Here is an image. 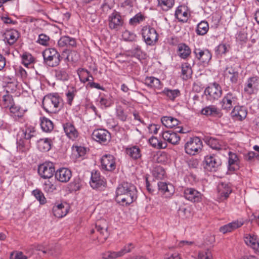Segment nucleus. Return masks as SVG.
<instances>
[{"label":"nucleus","mask_w":259,"mask_h":259,"mask_svg":"<svg viewBox=\"0 0 259 259\" xmlns=\"http://www.w3.org/2000/svg\"><path fill=\"white\" fill-rule=\"evenodd\" d=\"M119 257L117 252L107 251L102 254V257L104 259H114Z\"/></svg>","instance_id":"nucleus-60"},{"label":"nucleus","mask_w":259,"mask_h":259,"mask_svg":"<svg viewBox=\"0 0 259 259\" xmlns=\"http://www.w3.org/2000/svg\"><path fill=\"white\" fill-rule=\"evenodd\" d=\"M122 37L123 39L126 41H134L136 38V35L134 33H132L128 30H125L123 32Z\"/></svg>","instance_id":"nucleus-57"},{"label":"nucleus","mask_w":259,"mask_h":259,"mask_svg":"<svg viewBox=\"0 0 259 259\" xmlns=\"http://www.w3.org/2000/svg\"><path fill=\"white\" fill-rule=\"evenodd\" d=\"M34 61V57L29 53H24L22 56V63L25 66H28L29 64L33 63Z\"/></svg>","instance_id":"nucleus-52"},{"label":"nucleus","mask_w":259,"mask_h":259,"mask_svg":"<svg viewBox=\"0 0 259 259\" xmlns=\"http://www.w3.org/2000/svg\"><path fill=\"white\" fill-rule=\"evenodd\" d=\"M184 198L192 202L198 203L202 201L203 195L193 188H185L183 191Z\"/></svg>","instance_id":"nucleus-10"},{"label":"nucleus","mask_w":259,"mask_h":259,"mask_svg":"<svg viewBox=\"0 0 259 259\" xmlns=\"http://www.w3.org/2000/svg\"><path fill=\"white\" fill-rule=\"evenodd\" d=\"M55 77L58 80L65 81L68 79V75L64 69L59 68L55 71Z\"/></svg>","instance_id":"nucleus-48"},{"label":"nucleus","mask_w":259,"mask_h":259,"mask_svg":"<svg viewBox=\"0 0 259 259\" xmlns=\"http://www.w3.org/2000/svg\"><path fill=\"white\" fill-rule=\"evenodd\" d=\"M205 168L211 171H215L221 165V159L214 155H207L204 158Z\"/></svg>","instance_id":"nucleus-12"},{"label":"nucleus","mask_w":259,"mask_h":259,"mask_svg":"<svg viewBox=\"0 0 259 259\" xmlns=\"http://www.w3.org/2000/svg\"><path fill=\"white\" fill-rule=\"evenodd\" d=\"M80 80L83 83L87 81H91L93 77L90 74L89 71L84 69H78L77 71Z\"/></svg>","instance_id":"nucleus-38"},{"label":"nucleus","mask_w":259,"mask_h":259,"mask_svg":"<svg viewBox=\"0 0 259 259\" xmlns=\"http://www.w3.org/2000/svg\"><path fill=\"white\" fill-rule=\"evenodd\" d=\"M245 244L257 254H259V238L253 234H246L244 237Z\"/></svg>","instance_id":"nucleus-15"},{"label":"nucleus","mask_w":259,"mask_h":259,"mask_svg":"<svg viewBox=\"0 0 259 259\" xmlns=\"http://www.w3.org/2000/svg\"><path fill=\"white\" fill-rule=\"evenodd\" d=\"M62 99L58 95L46 96L42 101L44 109L49 113H56L61 107Z\"/></svg>","instance_id":"nucleus-2"},{"label":"nucleus","mask_w":259,"mask_h":259,"mask_svg":"<svg viewBox=\"0 0 259 259\" xmlns=\"http://www.w3.org/2000/svg\"><path fill=\"white\" fill-rule=\"evenodd\" d=\"M165 172L161 166H156L152 170V175L156 179H162L164 178Z\"/></svg>","instance_id":"nucleus-50"},{"label":"nucleus","mask_w":259,"mask_h":259,"mask_svg":"<svg viewBox=\"0 0 259 259\" xmlns=\"http://www.w3.org/2000/svg\"><path fill=\"white\" fill-rule=\"evenodd\" d=\"M247 110L246 107L240 106H235L231 113V117L235 120L242 121L247 116Z\"/></svg>","instance_id":"nucleus-20"},{"label":"nucleus","mask_w":259,"mask_h":259,"mask_svg":"<svg viewBox=\"0 0 259 259\" xmlns=\"http://www.w3.org/2000/svg\"><path fill=\"white\" fill-rule=\"evenodd\" d=\"M163 139L172 145L178 144L180 141V137L176 132L171 131H165L162 133Z\"/></svg>","instance_id":"nucleus-24"},{"label":"nucleus","mask_w":259,"mask_h":259,"mask_svg":"<svg viewBox=\"0 0 259 259\" xmlns=\"http://www.w3.org/2000/svg\"><path fill=\"white\" fill-rule=\"evenodd\" d=\"M218 198L220 201H223L229 196L232 192L231 187L228 184L221 183L218 186Z\"/></svg>","instance_id":"nucleus-18"},{"label":"nucleus","mask_w":259,"mask_h":259,"mask_svg":"<svg viewBox=\"0 0 259 259\" xmlns=\"http://www.w3.org/2000/svg\"><path fill=\"white\" fill-rule=\"evenodd\" d=\"M108 26L109 29L114 31H120L124 25L123 19L120 14L114 10L108 18Z\"/></svg>","instance_id":"nucleus-5"},{"label":"nucleus","mask_w":259,"mask_h":259,"mask_svg":"<svg viewBox=\"0 0 259 259\" xmlns=\"http://www.w3.org/2000/svg\"><path fill=\"white\" fill-rule=\"evenodd\" d=\"M162 95L165 96L169 100L174 101L177 97L180 96V91L178 89L171 90L165 88L160 93Z\"/></svg>","instance_id":"nucleus-34"},{"label":"nucleus","mask_w":259,"mask_h":259,"mask_svg":"<svg viewBox=\"0 0 259 259\" xmlns=\"http://www.w3.org/2000/svg\"><path fill=\"white\" fill-rule=\"evenodd\" d=\"M178 53L182 59H186L190 56L191 50L188 45L182 43L178 45Z\"/></svg>","instance_id":"nucleus-31"},{"label":"nucleus","mask_w":259,"mask_h":259,"mask_svg":"<svg viewBox=\"0 0 259 259\" xmlns=\"http://www.w3.org/2000/svg\"><path fill=\"white\" fill-rule=\"evenodd\" d=\"M52 141L49 138L40 139L37 141V148L41 152H47L51 148Z\"/></svg>","instance_id":"nucleus-33"},{"label":"nucleus","mask_w":259,"mask_h":259,"mask_svg":"<svg viewBox=\"0 0 259 259\" xmlns=\"http://www.w3.org/2000/svg\"><path fill=\"white\" fill-rule=\"evenodd\" d=\"M63 129L67 136L71 140L75 139L78 136V131L71 122L64 123Z\"/></svg>","instance_id":"nucleus-27"},{"label":"nucleus","mask_w":259,"mask_h":259,"mask_svg":"<svg viewBox=\"0 0 259 259\" xmlns=\"http://www.w3.org/2000/svg\"><path fill=\"white\" fill-rule=\"evenodd\" d=\"M134 246L133 243H128L127 245H125L123 248H122L120 251H117L118 255L119 257L123 256L126 253L130 252L131 251L133 248H134Z\"/></svg>","instance_id":"nucleus-58"},{"label":"nucleus","mask_w":259,"mask_h":259,"mask_svg":"<svg viewBox=\"0 0 259 259\" xmlns=\"http://www.w3.org/2000/svg\"><path fill=\"white\" fill-rule=\"evenodd\" d=\"M55 178L58 181L62 183L68 182L72 176L70 170L67 168H61L58 169L55 174Z\"/></svg>","instance_id":"nucleus-21"},{"label":"nucleus","mask_w":259,"mask_h":259,"mask_svg":"<svg viewBox=\"0 0 259 259\" xmlns=\"http://www.w3.org/2000/svg\"><path fill=\"white\" fill-rule=\"evenodd\" d=\"M211 252L207 250L206 251H201L198 254V259H212Z\"/></svg>","instance_id":"nucleus-63"},{"label":"nucleus","mask_w":259,"mask_h":259,"mask_svg":"<svg viewBox=\"0 0 259 259\" xmlns=\"http://www.w3.org/2000/svg\"><path fill=\"white\" fill-rule=\"evenodd\" d=\"M149 142L151 146L157 149H164L167 146L166 143L159 141L156 137L153 136L149 139Z\"/></svg>","instance_id":"nucleus-46"},{"label":"nucleus","mask_w":259,"mask_h":259,"mask_svg":"<svg viewBox=\"0 0 259 259\" xmlns=\"http://www.w3.org/2000/svg\"><path fill=\"white\" fill-rule=\"evenodd\" d=\"M50 37L48 35L45 34H40L38 36L37 42L42 46H47Z\"/></svg>","instance_id":"nucleus-59"},{"label":"nucleus","mask_w":259,"mask_h":259,"mask_svg":"<svg viewBox=\"0 0 259 259\" xmlns=\"http://www.w3.org/2000/svg\"><path fill=\"white\" fill-rule=\"evenodd\" d=\"M204 93L207 99L211 102H213L221 97L222 94V90L219 84L214 83L206 88Z\"/></svg>","instance_id":"nucleus-7"},{"label":"nucleus","mask_w":259,"mask_h":259,"mask_svg":"<svg viewBox=\"0 0 259 259\" xmlns=\"http://www.w3.org/2000/svg\"><path fill=\"white\" fill-rule=\"evenodd\" d=\"M44 63L50 67L58 66L60 62V55L54 48L46 49L42 53Z\"/></svg>","instance_id":"nucleus-3"},{"label":"nucleus","mask_w":259,"mask_h":259,"mask_svg":"<svg viewBox=\"0 0 259 259\" xmlns=\"http://www.w3.org/2000/svg\"><path fill=\"white\" fill-rule=\"evenodd\" d=\"M55 172V166L53 162H45L38 166V173L43 179L51 178Z\"/></svg>","instance_id":"nucleus-8"},{"label":"nucleus","mask_w":259,"mask_h":259,"mask_svg":"<svg viewBox=\"0 0 259 259\" xmlns=\"http://www.w3.org/2000/svg\"><path fill=\"white\" fill-rule=\"evenodd\" d=\"M238 99L237 94L233 92H229L224 96L221 101L222 108L224 110H230L237 103Z\"/></svg>","instance_id":"nucleus-9"},{"label":"nucleus","mask_w":259,"mask_h":259,"mask_svg":"<svg viewBox=\"0 0 259 259\" xmlns=\"http://www.w3.org/2000/svg\"><path fill=\"white\" fill-rule=\"evenodd\" d=\"M228 158V169L235 171L239 168V159L236 153L229 151Z\"/></svg>","instance_id":"nucleus-28"},{"label":"nucleus","mask_w":259,"mask_h":259,"mask_svg":"<svg viewBox=\"0 0 259 259\" xmlns=\"http://www.w3.org/2000/svg\"><path fill=\"white\" fill-rule=\"evenodd\" d=\"M5 35V38L7 40L8 44L10 45H12L19 38V33L17 30L12 29L7 31Z\"/></svg>","instance_id":"nucleus-36"},{"label":"nucleus","mask_w":259,"mask_h":259,"mask_svg":"<svg viewBox=\"0 0 259 259\" xmlns=\"http://www.w3.org/2000/svg\"><path fill=\"white\" fill-rule=\"evenodd\" d=\"M209 29V25L205 21H201L198 25L196 30V33L199 35L205 34Z\"/></svg>","instance_id":"nucleus-44"},{"label":"nucleus","mask_w":259,"mask_h":259,"mask_svg":"<svg viewBox=\"0 0 259 259\" xmlns=\"http://www.w3.org/2000/svg\"><path fill=\"white\" fill-rule=\"evenodd\" d=\"M92 138L101 144H105L110 141L111 136L108 131L105 129H97L93 132Z\"/></svg>","instance_id":"nucleus-14"},{"label":"nucleus","mask_w":259,"mask_h":259,"mask_svg":"<svg viewBox=\"0 0 259 259\" xmlns=\"http://www.w3.org/2000/svg\"><path fill=\"white\" fill-rule=\"evenodd\" d=\"M127 154L133 159H138L141 157V150L137 146H133L126 149Z\"/></svg>","instance_id":"nucleus-37"},{"label":"nucleus","mask_w":259,"mask_h":259,"mask_svg":"<svg viewBox=\"0 0 259 259\" xmlns=\"http://www.w3.org/2000/svg\"><path fill=\"white\" fill-rule=\"evenodd\" d=\"M15 73L17 76L22 78H25L27 76L26 71L21 66H18L15 68Z\"/></svg>","instance_id":"nucleus-62"},{"label":"nucleus","mask_w":259,"mask_h":259,"mask_svg":"<svg viewBox=\"0 0 259 259\" xmlns=\"http://www.w3.org/2000/svg\"><path fill=\"white\" fill-rule=\"evenodd\" d=\"M40 126L42 131L45 132H50L54 128L52 121L46 117L41 119Z\"/></svg>","instance_id":"nucleus-42"},{"label":"nucleus","mask_w":259,"mask_h":259,"mask_svg":"<svg viewBox=\"0 0 259 259\" xmlns=\"http://www.w3.org/2000/svg\"><path fill=\"white\" fill-rule=\"evenodd\" d=\"M202 147V142L197 137L191 138L184 146L185 152L190 155H195L199 153Z\"/></svg>","instance_id":"nucleus-4"},{"label":"nucleus","mask_w":259,"mask_h":259,"mask_svg":"<svg viewBox=\"0 0 259 259\" xmlns=\"http://www.w3.org/2000/svg\"><path fill=\"white\" fill-rule=\"evenodd\" d=\"M13 103L12 96L8 94L0 97V104L4 108H9Z\"/></svg>","instance_id":"nucleus-45"},{"label":"nucleus","mask_w":259,"mask_h":259,"mask_svg":"<svg viewBox=\"0 0 259 259\" xmlns=\"http://www.w3.org/2000/svg\"><path fill=\"white\" fill-rule=\"evenodd\" d=\"M76 45V39L68 36H63L58 41V46L60 48H74Z\"/></svg>","instance_id":"nucleus-19"},{"label":"nucleus","mask_w":259,"mask_h":259,"mask_svg":"<svg viewBox=\"0 0 259 259\" xmlns=\"http://www.w3.org/2000/svg\"><path fill=\"white\" fill-rule=\"evenodd\" d=\"M208 145L212 149L218 151L226 150L227 148V146L223 141L213 138H210L208 140Z\"/></svg>","instance_id":"nucleus-30"},{"label":"nucleus","mask_w":259,"mask_h":259,"mask_svg":"<svg viewBox=\"0 0 259 259\" xmlns=\"http://www.w3.org/2000/svg\"><path fill=\"white\" fill-rule=\"evenodd\" d=\"M101 168L107 171H112L116 168V159L111 154L104 155L101 158Z\"/></svg>","instance_id":"nucleus-13"},{"label":"nucleus","mask_w":259,"mask_h":259,"mask_svg":"<svg viewBox=\"0 0 259 259\" xmlns=\"http://www.w3.org/2000/svg\"><path fill=\"white\" fill-rule=\"evenodd\" d=\"M77 90L74 87H71L68 88L66 93V96L67 97V101L68 104L70 105H72V101L73 99L76 95Z\"/></svg>","instance_id":"nucleus-51"},{"label":"nucleus","mask_w":259,"mask_h":259,"mask_svg":"<svg viewBox=\"0 0 259 259\" xmlns=\"http://www.w3.org/2000/svg\"><path fill=\"white\" fill-rule=\"evenodd\" d=\"M137 198L136 187L132 184L123 182L116 190V201L122 206H127Z\"/></svg>","instance_id":"nucleus-1"},{"label":"nucleus","mask_w":259,"mask_h":259,"mask_svg":"<svg viewBox=\"0 0 259 259\" xmlns=\"http://www.w3.org/2000/svg\"><path fill=\"white\" fill-rule=\"evenodd\" d=\"M115 115L117 118L122 121H125L127 118V114L124 111L123 108L120 105H116Z\"/></svg>","instance_id":"nucleus-43"},{"label":"nucleus","mask_w":259,"mask_h":259,"mask_svg":"<svg viewBox=\"0 0 259 259\" xmlns=\"http://www.w3.org/2000/svg\"><path fill=\"white\" fill-rule=\"evenodd\" d=\"M53 215L58 218L65 217L68 213V208L63 203H56L52 208Z\"/></svg>","instance_id":"nucleus-26"},{"label":"nucleus","mask_w":259,"mask_h":259,"mask_svg":"<svg viewBox=\"0 0 259 259\" xmlns=\"http://www.w3.org/2000/svg\"><path fill=\"white\" fill-rule=\"evenodd\" d=\"M163 125L168 128H172L179 125L180 121L171 116H163L161 119Z\"/></svg>","instance_id":"nucleus-35"},{"label":"nucleus","mask_w":259,"mask_h":259,"mask_svg":"<svg viewBox=\"0 0 259 259\" xmlns=\"http://www.w3.org/2000/svg\"><path fill=\"white\" fill-rule=\"evenodd\" d=\"M32 193L35 196V198L39 201L40 204H44L46 202V199L42 193V192L39 190H34L33 191Z\"/></svg>","instance_id":"nucleus-55"},{"label":"nucleus","mask_w":259,"mask_h":259,"mask_svg":"<svg viewBox=\"0 0 259 259\" xmlns=\"http://www.w3.org/2000/svg\"><path fill=\"white\" fill-rule=\"evenodd\" d=\"M144 19V18L142 15L141 14H138L130 19V23L132 25H136L137 23L143 21Z\"/></svg>","instance_id":"nucleus-61"},{"label":"nucleus","mask_w":259,"mask_h":259,"mask_svg":"<svg viewBox=\"0 0 259 259\" xmlns=\"http://www.w3.org/2000/svg\"><path fill=\"white\" fill-rule=\"evenodd\" d=\"M193 53L196 58L204 64H208L212 57L211 53L208 49L195 48Z\"/></svg>","instance_id":"nucleus-17"},{"label":"nucleus","mask_w":259,"mask_h":259,"mask_svg":"<svg viewBox=\"0 0 259 259\" xmlns=\"http://www.w3.org/2000/svg\"><path fill=\"white\" fill-rule=\"evenodd\" d=\"M101 223V222H100L97 223L96 225V229L97 230L98 232H100L101 234L104 236L105 239H106L108 235L107 226L105 224V222H104V225H102Z\"/></svg>","instance_id":"nucleus-53"},{"label":"nucleus","mask_w":259,"mask_h":259,"mask_svg":"<svg viewBox=\"0 0 259 259\" xmlns=\"http://www.w3.org/2000/svg\"><path fill=\"white\" fill-rule=\"evenodd\" d=\"M90 183L91 186L95 189H102L106 184L104 179L101 177L100 172L97 171L92 172Z\"/></svg>","instance_id":"nucleus-16"},{"label":"nucleus","mask_w":259,"mask_h":259,"mask_svg":"<svg viewBox=\"0 0 259 259\" xmlns=\"http://www.w3.org/2000/svg\"><path fill=\"white\" fill-rule=\"evenodd\" d=\"M259 87V78L257 76L249 77L244 83V91L248 95L257 93Z\"/></svg>","instance_id":"nucleus-11"},{"label":"nucleus","mask_w":259,"mask_h":259,"mask_svg":"<svg viewBox=\"0 0 259 259\" xmlns=\"http://www.w3.org/2000/svg\"><path fill=\"white\" fill-rule=\"evenodd\" d=\"M224 76L229 79L232 83H236L238 77V73L232 67H227L224 71Z\"/></svg>","instance_id":"nucleus-32"},{"label":"nucleus","mask_w":259,"mask_h":259,"mask_svg":"<svg viewBox=\"0 0 259 259\" xmlns=\"http://www.w3.org/2000/svg\"><path fill=\"white\" fill-rule=\"evenodd\" d=\"M36 134L35 128L31 126H27L25 130L22 131L24 139L28 140L35 136Z\"/></svg>","instance_id":"nucleus-47"},{"label":"nucleus","mask_w":259,"mask_h":259,"mask_svg":"<svg viewBox=\"0 0 259 259\" xmlns=\"http://www.w3.org/2000/svg\"><path fill=\"white\" fill-rule=\"evenodd\" d=\"M99 103L102 108H107L111 106L112 101L110 97L106 96H103L100 98Z\"/></svg>","instance_id":"nucleus-49"},{"label":"nucleus","mask_w":259,"mask_h":259,"mask_svg":"<svg viewBox=\"0 0 259 259\" xmlns=\"http://www.w3.org/2000/svg\"><path fill=\"white\" fill-rule=\"evenodd\" d=\"M142 35L147 45L153 46L158 39V34L156 30L149 26H144L142 29Z\"/></svg>","instance_id":"nucleus-6"},{"label":"nucleus","mask_w":259,"mask_h":259,"mask_svg":"<svg viewBox=\"0 0 259 259\" xmlns=\"http://www.w3.org/2000/svg\"><path fill=\"white\" fill-rule=\"evenodd\" d=\"M43 187L44 191L48 193H53L56 190V186L50 180L45 181Z\"/></svg>","instance_id":"nucleus-54"},{"label":"nucleus","mask_w":259,"mask_h":259,"mask_svg":"<svg viewBox=\"0 0 259 259\" xmlns=\"http://www.w3.org/2000/svg\"><path fill=\"white\" fill-rule=\"evenodd\" d=\"M30 143L28 140L20 139L17 140V148L20 152H24L29 150Z\"/></svg>","instance_id":"nucleus-39"},{"label":"nucleus","mask_w":259,"mask_h":259,"mask_svg":"<svg viewBox=\"0 0 259 259\" xmlns=\"http://www.w3.org/2000/svg\"><path fill=\"white\" fill-rule=\"evenodd\" d=\"M243 224L244 221L242 220H237L228 224L231 232L241 227Z\"/></svg>","instance_id":"nucleus-56"},{"label":"nucleus","mask_w":259,"mask_h":259,"mask_svg":"<svg viewBox=\"0 0 259 259\" xmlns=\"http://www.w3.org/2000/svg\"><path fill=\"white\" fill-rule=\"evenodd\" d=\"M144 82L146 85L151 88L159 90L162 88V84L159 79L153 76L146 77Z\"/></svg>","instance_id":"nucleus-29"},{"label":"nucleus","mask_w":259,"mask_h":259,"mask_svg":"<svg viewBox=\"0 0 259 259\" xmlns=\"http://www.w3.org/2000/svg\"><path fill=\"white\" fill-rule=\"evenodd\" d=\"M201 113L207 116L221 117L223 114L221 110L214 105H209L203 108Z\"/></svg>","instance_id":"nucleus-22"},{"label":"nucleus","mask_w":259,"mask_h":259,"mask_svg":"<svg viewBox=\"0 0 259 259\" xmlns=\"http://www.w3.org/2000/svg\"><path fill=\"white\" fill-rule=\"evenodd\" d=\"M159 191L163 194L165 198H170L174 193V187L171 185L159 182L157 183Z\"/></svg>","instance_id":"nucleus-25"},{"label":"nucleus","mask_w":259,"mask_h":259,"mask_svg":"<svg viewBox=\"0 0 259 259\" xmlns=\"http://www.w3.org/2000/svg\"><path fill=\"white\" fill-rule=\"evenodd\" d=\"M181 68L183 79L186 80L191 77L192 70L190 64L188 63H184L182 64Z\"/></svg>","instance_id":"nucleus-41"},{"label":"nucleus","mask_w":259,"mask_h":259,"mask_svg":"<svg viewBox=\"0 0 259 259\" xmlns=\"http://www.w3.org/2000/svg\"><path fill=\"white\" fill-rule=\"evenodd\" d=\"M175 15L179 21L183 22H186L190 15L188 8L182 5L177 8Z\"/></svg>","instance_id":"nucleus-23"},{"label":"nucleus","mask_w":259,"mask_h":259,"mask_svg":"<svg viewBox=\"0 0 259 259\" xmlns=\"http://www.w3.org/2000/svg\"><path fill=\"white\" fill-rule=\"evenodd\" d=\"M158 7L163 11H167L172 8L175 0H157Z\"/></svg>","instance_id":"nucleus-40"},{"label":"nucleus","mask_w":259,"mask_h":259,"mask_svg":"<svg viewBox=\"0 0 259 259\" xmlns=\"http://www.w3.org/2000/svg\"><path fill=\"white\" fill-rule=\"evenodd\" d=\"M132 55L136 58L140 59L142 56V51L141 48L137 46L135 48L133 49L131 51Z\"/></svg>","instance_id":"nucleus-64"}]
</instances>
